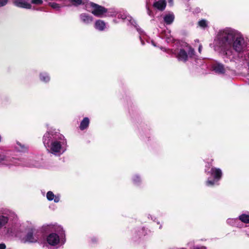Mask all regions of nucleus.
Here are the masks:
<instances>
[{
	"instance_id": "22",
	"label": "nucleus",
	"mask_w": 249,
	"mask_h": 249,
	"mask_svg": "<svg viewBox=\"0 0 249 249\" xmlns=\"http://www.w3.org/2000/svg\"><path fill=\"white\" fill-rule=\"evenodd\" d=\"M54 196L55 195L52 191L48 192L46 194L47 198L49 201L53 200L54 198Z\"/></svg>"
},
{
	"instance_id": "29",
	"label": "nucleus",
	"mask_w": 249,
	"mask_h": 249,
	"mask_svg": "<svg viewBox=\"0 0 249 249\" xmlns=\"http://www.w3.org/2000/svg\"><path fill=\"white\" fill-rule=\"evenodd\" d=\"M6 245L4 243L0 244V249H5Z\"/></svg>"
},
{
	"instance_id": "17",
	"label": "nucleus",
	"mask_w": 249,
	"mask_h": 249,
	"mask_svg": "<svg viewBox=\"0 0 249 249\" xmlns=\"http://www.w3.org/2000/svg\"><path fill=\"white\" fill-rule=\"evenodd\" d=\"M239 219L242 222L249 224V214H242L239 216Z\"/></svg>"
},
{
	"instance_id": "20",
	"label": "nucleus",
	"mask_w": 249,
	"mask_h": 249,
	"mask_svg": "<svg viewBox=\"0 0 249 249\" xmlns=\"http://www.w3.org/2000/svg\"><path fill=\"white\" fill-rule=\"evenodd\" d=\"M198 25L203 28H205L208 26L207 21L205 19H201L198 22Z\"/></svg>"
},
{
	"instance_id": "12",
	"label": "nucleus",
	"mask_w": 249,
	"mask_h": 249,
	"mask_svg": "<svg viewBox=\"0 0 249 249\" xmlns=\"http://www.w3.org/2000/svg\"><path fill=\"white\" fill-rule=\"evenodd\" d=\"M175 19V16L173 13L166 14L163 18L164 21L167 25H170L173 23Z\"/></svg>"
},
{
	"instance_id": "2",
	"label": "nucleus",
	"mask_w": 249,
	"mask_h": 249,
	"mask_svg": "<svg viewBox=\"0 0 249 249\" xmlns=\"http://www.w3.org/2000/svg\"><path fill=\"white\" fill-rule=\"evenodd\" d=\"M86 7L87 8H91V13L97 17H110L113 16L115 14V12L109 11L108 9L105 7L93 2L87 3L86 4Z\"/></svg>"
},
{
	"instance_id": "11",
	"label": "nucleus",
	"mask_w": 249,
	"mask_h": 249,
	"mask_svg": "<svg viewBox=\"0 0 249 249\" xmlns=\"http://www.w3.org/2000/svg\"><path fill=\"white\" fill-rule=\"evenodd\" d=\"M213 70L216 73L223 74L225 72L224 66L221 63H216L213 66Z\"/></svg>"
},
{
	"instance_id": "5",
	"label": "nucleus",
	"mask_w": 249,
	"mask_h": 249,
	"mask_svg": "<svg viewBox=\"0 0 249 249\" xmlns=\"http://www.w3.org/2000/svg\"><path fill=\"white\" fill-rule=\"evenodd\" d=\"M210 173L213 178L217 181H219L222 178V172L220 168L212 167Z\"/></svg>"
},
{
	"instance_id": "13",
	"label": "nucleus",
	"mask_w": 249,
	"mask_h": 249,
	"mask_svg": "<svg viewBox=\"0 0 249 249\" xmlns=\"http://www.w3.org/2000/svg\"><path fill=\"white\" fill-rule=\"evenodd\" d=\"M89 124V120L88 117H85L82 121L81 122L79 128L81 130H84L87 129Z\"/></svg>"
},
{
	"instance_id": "32",
	"label": "nucleus",
	"mask_w": 249,
	"mask_h": 249,
	"mask_svg": "<svg viewBox=\"0 0 249 249\" xmlns=\"http://www.w3.org/2000/svg\"><path fill=\"white\" fill-rule=\"evenodd\" d=\"M18 144L19 146H21V144H20V143H19V142H18Z\"/></svg>"
},
{
	"instance_id": "16",
	"label": "nucleus",
	"mask_w": 249,
	"mask_h": 249,
	"mask_svg": "<svg viewBox=\"0 0 249 249\" xmlns=\"http://www.w3.org/2000/svg\"><path fill=\"white\" fill-rule=\"evenodd\" d=\"M9 217L3 215H0V229L4 226L8 222Z\"/></svg>"
},
{
	"instance_id": "21",
	"label": "nucleus",
	"mask_w": 249,
	"mask_h": 249,
	"mask_svg": "<svg viewBox=\"0 0 249 249\" xmlns=\"http://www.w3.org/2000/svg\"><path fill=\"white\" fill-rule=\"evenodd\" d=\"M216 182L218 181L215 180L214 178H213L212 180L208 179L206 181V185L207 186H213L215 184Z\"/></svg>"
},
{
	"instance_id": "19",
	"label": "nucleus",
	"mask_w": 249,
	"mask_h": 249,
	"mask_svg": "<svg viewBox=\"0 0 249 249\" xmlns=\"http://www.w3.org/2000/svg\"><path fill=\"white\" fill-rule=\"evenodd\" d=\"M195 50L191 46L189 47V50L188 51L187 54L188 55V58H192L195 55Z\"/></svg>"
},
{
	"instance_id": "1",
	"label": "nucleus",
	"mask_w": 249,
	"mask_h": 249,
	"mask_svg": "<svg viewBox=\"0 0 249 249\" xmlns=\"http://www.w3.org/2000/svg\"><path fill=\"white\" fill-rule=\"evenodd\" d=\"M244 43V38L236 35L233 30L230 29L220 31L215 40L216 46L220 49V53L227 57L231 53V46L236 52L240 53L243 51Z\"/></svg>"
},
{
	"instance_id": "31",
	"label": "nucleus",
	"mask_w": 249,
	"mask_h": 249,
	"mask_svg": "<svg viewBox=\"0 0 249 249\" xmlns=\"http://www.w3.org/2000/svg\"><path fill=\"white\" fill-rule=\"evenodd\" d=\"M201 48H202V46L201 45H200L198 48V51L200 53H201Z\"/></svg>"
},
{
	"instance_id": "4",
	"label": "nucleus",
	"mask_w": 249,
	"mask_h": 249,
	"mask_svg": "<svg viewBox=\"0 0 249 249\" xmlns=\"http://www.w3.org/2000/svg\"><path fill=\"white\" fill-rule=\"evenodd\" d=\"M47 241L50 245L55 246L59 243V237L56 233H51L47 236Z\"/></svg>"
},
{
	"instance_id": "26",
	"label": "nucleus",
	"mask_w": 249,
	"mask_h": 249,
	"mask_svg": "<svg viewBox=\"0 0 249 249\" xmlns=\"http://www.w3.org/2000/svg\"><path fill=\"white\" fill-rule=\"evenodd\" d=\"M31 3L36 5H41L43 3L42 0H31Z\"/></svg>"
},
{
	"instance_id": "15",
	"label": "nucleus",
	"mask_w": 249,
	"mask_h": 249,
	"mask_svg": "<svg viewBox=\"0 0 249 249\" xmlns=\"http://www.w3.org/2000/svg\"><path fill=\"white\" fill-rule=\"evenodd\" d=\"M95 27L99 31H103L106 28V23L104 21L98 19L95 23Z\"/></svg>"
},
{
	"instance_id": "27",
	"label": "nucleus",
	"mask_w": 249,
	"mask_h": 249,
	"mask_svg": "<svg viewBox=\"0 0 249 249\" xmlns=\"http://www.w3.org/2000/svg\"><path fill=\"white\" fill-rule=\"evenodd\" d=\"M8 2V0H0V7L5 5Z\"/></svg>"
},
{
	"instance_id": "14",
	"label": "nucleus",
	"mask_w": 249,
	"mask_h": 249,
	"mask_svg": "<svg viewBox=\"0 0 249 249\" xmlns=\"http://www.w3.org/2000/svg\"><path fill=\"white\" fill-rule=\"evenodd\" d=\"M65 1L70 2V4L67 5L68 6L73 5L74 6H78L81 4L86 5L87 4L85 0H65Z\"/></svg>"
},
{
	"instance_id": "23",
	"label": "nucleus",
	"mask_w": 249,
	"mask_h": 249,
	"mask_svg": "<svg viewBox=\"0 0 249 249\" xmlns=\"http://www.w3.org/2000/svg\"><path fill=\"white\" fill-rule=\"evenodd\" d=\"M49 5L53 9L58 10L61 7L60 5L55 2H50L49 3Z\"/></svg>"
},
{
	"instance_id": "30",
	"label": "nucleus",
	"mask_w": 249,
	"mask_h": 249,
	"mask_svg": "<svg viewBox=\"0 0 249 249\" xmlns=\"http://www.w3.org/2000/svg\"><path fill=\"white\" fill-rule=\"evenodd\" d=\"M168 2L171 4V5L173 4V0H168Z\"/></svg>"
},
{
	"instance_id": "6",
	"label": "nucleus",
	"mask_w": 249,
	"mask_h": 249,
	"mask_svg": "<svg viewBox=\"0 0 249 249\" xmlns=\"http://www.w3.org/2000/svg\"><path fill=\"white\" fill-rule=\"evenodd\" d=\"M176 57L179 61L184 63L188 60V55L186 51L183 49H180L176 55Z\"/></svg>"
},
{
	"instance_id": "25",
	"label": "nucleus",
	"mask_w": 249,
	"mask_h": 249,
	"mask_svg": "<svg viewBox=\"0 0 249 249\" xmlns=\"http://www.w3.org/2000/svg\"><path fill=\"white\" fill-rule=\"evenodd\" d=\"M133 181L135 184H138L141 182V178L139 176L136 175L134 176Z\"/></svg>"
},
{
	"instance_id": "28",
	"label": "nucleus",
	"mask_w": 249,
	"mask_h": 249,
	"mask_svg": "<svg viewBox=\"0 0 249 249\" xmlns=\"http://www.w3.org/2000/svg\"><path fill=\"white\" fill-rule=\"evenodd\" d=\"M54 200V202L55 203H57L60 200V196H54V198L53 199Z\"/></svg>"
},
{
	"instance_id": "33",
	"label": "nucleus",
	"mask_w": 249,
	"mask_h": 249,
	"mask_svg": "<svg viewBox=\"0 0 249 249\" xmlns=\"http://www.w3.org/2000/svg\"><path fill=\"white\" fill-rule=\"evenodd\" d=\"M199 249V248H196V249Z\"/></svg>"
},
{
	"instance_id": "3",
	"label": "nucleus",
	"mask_w": 249,
	"mask_h": 249,
	"mask_svg": "<svg viewBox=\"0 0 249 249\" xmlns=\"http://www.w3.org/2000/svg\"><path fill=\"white\" fill-rule=\"evenodd\" d=\"M34 230L31 229L27 233L26 236L21 240V241L25 243H36L37 242V239L34 236Z\"/></svg>"
},
{
	"instance_id": "9",
	"label": "nucleus",
	"mask_w": 249,
	"mask_h": 249,
	"mask_svg": "<svg viewBox=\"0 0 249 249\" xmlns=\"http://www.w3.org/2000/svg\"><path fill=\"white\" fill-rule=\"evenodd\" d=\"M62 148L61 142L58 141H54L52 142L51 150L52 153H58Z\"/></svg>"
},
{
	"instance_id": "24",
	"label": "nucleus",
	"mask_w": 249,
	"mask_h": 249,
	"mask_svg": "<svg viewBox=\"0 0 249 249\" xmlns=\"http://www.w3.org/2000/svg\"><path fill=\"white\" fill-rule=\"evenodd\" d=\"M6 157L4 155L0 154V164H6Z\"/></svg>"
},
{
	"instance_id": "7",
	"label": "nucleus",
	"mask_w": 249,
	"mask_h": 249,
	"mask_svg": "<svg viewBox=\"0 0 249 249\" xmlns=\"http://www.w3.org/2000/svg\"><path fill=\"white\" fill-rule=\"evenodd\" d=\"M13 3L14 5L18 7L30 9L32 8L31 3L23 0H14Z\"/></svg>"
},
{
	"instance_id": "18",
	"label": "nucleus",
	"mask_w": 249,
	"mask_h": 249,
	"mask_svg": "<svg viewBox=\"0 0 249 249\" xmlns=\"http://www.w3.org/2000/svg\"><path fill=\"white\" fill-rule=\"evenodd\" d=\"M40 79L41 81L44 82H48L50 80V77L46 73H41L40 74Z\"/></svg>"
},
{
	"instance_id": "10",
	"label": "nucleus",
	"mask_w": 249,
	"mask_h": 249,
	"mask_svg": "<svg viewBox=\"0 0 249 249\" xmlns=\"http://www.w3.org/2000/svg\"><path fill=\"white\" fill-rule=\"evenodd\" d=\"M82 21L85 24H89L93 20V17L87 13H82L80 15Z\"/></svg>"
},
{
	"instance_id": "8",
	"label": "nucleus",
	"mask_w": 249,
	"mask_h": 249,
	"mask_svg": "<svg viewBox=\"0 0 249 249\" xmlns=\"http://www.w3.org/2000/svg\"><path fill=\"white\" fill-rule=\"evenodd\" d=\"M153 7L157 8L158 10L162 11H163L166 6V2L165 0H159L155 2L153 5Z\"/></svg>"
}]
</instances>
